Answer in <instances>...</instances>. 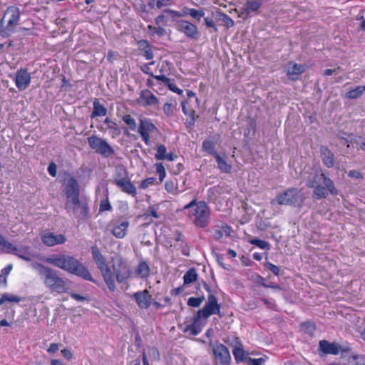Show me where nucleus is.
I'll list each match as a JSON object with an SVG mask.
<instances>
[{
	"label": "nucleus",
	"instance_id": "69168bd1",
	"mask_svg": "<svg viewBox=\"0 0 365 365\" xmlns=\"http://www.w3.org/2000/svg\"><path fill=\"white\" fill-rule=\"evenodd\" d=\"M150 215L156 219H158L160 217V215L158 214V212H156V210L153 206H150L147 211V214H145V215Z\"/></svg>",
	"mask_w": 365,
	"mask_h": 365
},
{
	"label": "nucleus",
	"instance_id": "13d9d810",
	"mask_svg": "<svg viewBox=\"0 0 365 365\" xmlns=\"http://www.w3.org/2000/svg\"><path fill=\"white\" fill-rule=\"evenodd\" d=\"M204 21H205V26L207 28H211V29H212L213 31L217 32V31H218L217 27L216 26L214 21L212 19H210L209 17H205Z\"/></svg>",
	"mask_w": 365,
	"mask_h": 365
},
{
	"label": "nucleus",
	"instance_id": "423d86ee",
	"mask_svg": "<svg viewBox=\"0 0 365 365\" xmlns=\"http://www.w3.org/2000/svg\"><path fill=\"white\" fill-rule=\"evenodd\" d=\"M92 257L95 262L97 268L101 273L105 283L110 291L114 292L115 289V285L114 282V277L110 268L108 267L106 259L104 256L101 254L100 250L96 245H93L91 247Z\"/></svg>",
	"mask_w": 365,
	"mask_h": 365
},
{
	"label": "nucleus",
	"instance_id": "5701e85b",
	"mask_svg": "<svg viewBox=\"0 0 365 365\" xmlns=\"http://www.w3.org/2000/svg\"><path fill=\"white\" fill-rule=\"evenodd\" d=\"M116 186L121 190L122 192L135 197L137 195V190L135 185L131 182L130 178H128L122 182L116 185Z\"/></svg>",
	"mask_w": 365,
	"mask_h": 365
},
{
	"label": "nucleus",
	"instance_id": "8fccbe9b",
	"mask_svg": "<svg viewBox=\"0 0 365 365\" xmlns=\"http://www.w3.org/2000/svg\"><path fill=\"white\" fill-rule=\"evenodd\" d=\"M173 81H174V80H173V79H170V81H169V83H166L165 86H166L167 87H168V88H169L170 91H172L173 92H174V93H178V94H179V95L182 94V93H183L182 90H181V89L178 88L177 87V86L174 83V82H173Z\"/></svg>",
	"mask_w": 365,
	"mask_h": 365
},
{
	"label": "nucleus",
	"instance_id": "412c9836",
	"mask_svg": "<svg viewBox=\"0 0 365 365\" xmlns=\"http://www.w3.org/2000/svg\"><path fill=\"white\" fill-rule=\"evenodd\" d=\"M129 224L130 223L128 220H125L120 222L119 225H114L111 230V233L116 238L123 239L126 235Z\"/></svg>",
	"mask_w": 365,
	"mask_h": 365
},
{
	"label": "nucleus",
	"instance_id": "7ed1b4c3",
	"mask_svg": "<svg viewBox=\"0 0 365 365\" xmlns=\"http://www.w3.org/2000/svg\"><path fill=\"white\" fill-rule=\"evenodd\" d=\"M220 304L217 303V299L213 294L208 295L207 302L202 309H199L193 317L191 324H186L182 329L184 333L189 332L192 336H197L204 327L205 323H202L201 319H207L212 314H220Z\"/></svg>",
	"mask_w": 365,
	"mask_h": 365
},
{
	"label": "nucleus",
	"instance_id": "2eb2a0df",
	"mask_svg": "<svg viewBox=\"0 0 365 365\" xmlns=\"http://www.w3.org/2000/svg\"><path fill=\"white\" fill-rule=\"evenodd\" d=\"M42 242L48 247L62 245L66 242V237L63 234L54 235L53 232H46L41 235Z\"/></svg>",
	"mask_w": 365,
	"mask_h": 365
},
{
	"label": "nucleus",
	"instance_id": "6e6d98bb",
	"mask_svg": "<svg viewBox=\"0 0 365 365\" xmlns=\"http://www.w3.org/2000/svg\"><path fill=\"white\" fill-rule=\"evenodd\" d=\"M264 267L269 269L274 275L279 276L280 273V269L277 265L273 264L271 262H267Z\"/></svg>",
	"mask_w": 365,
	"mask_h": 365
},
{
	"label": "nucleus",
	"instance_id": "58836bf2",
	"mask_svg": "<svg viewBox=\"0 0 365 365\" xmlns=\"http://www.w3.org/2000/svg\"><path fill=\"white\" fill-rule=\"evenodd\" d=\"M247 130L245 132V136L246 137L250 135V132H252L253 134L255 133L257 129V123L255 120L252 118H248L247 120Z\"/></svg>",
	"mask_w": 365,
	"mask_h": 365
},
{
	"label": "nucleus",
	"instance_id": "680f3d73",
	"mask_svg": "<svg viewBox=\"0 0 365 365\" xmlns=\"http://www.w3.org/2000/svg\"><path fill=\"white\" fill-rule=\"evenodd\" d=\"M153 64H154V62H153V61H152V62H150V63H148V64H144V65H143V66H141V68H141V71H142L143 73H146V74L149 75L150 76H154V74L150 71V67H149V65H153Z\"/></svg>",
	"mask_w": 365,
	"mask_h": 365
},
{
	"label": "nucleus",
	"instance_id": "0eeeda50",
	"mask_svg": "<svg viewBox=\"0 0 365 365\" xmlns=\"http://www.w3.org/2000/svg\"><path fill=\"white\" fill-rule=\"evenodd\" d=\"M20 9L16 6H9L6 9L3 18L0 20V36L8 38L14 32L15 27L20 19Z\"/></svg>",
	"mask_w": 365,
	"mask_h": 365
},
{
	"label": "nucleus",
	"instance_id": "f257e3e1",
	"mask_svg": "<svg viewBox=\"0 0 365 365\" xmlns=\"http://www.w3.org/2000/svg\"><path fill=\"white\" fill-rule=\"evenodd\" d=\"M63 192L66 195L65 210L73 213L76 218L83 220L89 216V207L86 200L80 199V186L74 177H70Z\"/></svg>",
	"mask_w": 365,
	"mask_h": 365
},
{
	"label": "nucleus",
	"instance_id": "37998d69",
	"mask_svg": "<svg viewBox=\"0 0 365 365\" xmlns=\"http://www.w3.org/2000/svg\"><path fill=\"white\" fill-rule=\"evenodd\" d=\"M250 243L254 245L261 249L269 250V244L264 241L257 238H255L250 240Z\"/></svg>",
	"mask_w": 365,
	"mask_h": 365
},
{
	"label": "nucleus",
	"instance_id": "b1692460",
	"mask_svg": "<svg viewBox=\"0 0 365 365\" xmlns=\"http://www.w3.org/2000/svg\"><path fill=\"white\" fill-rule=\"evenodd\" d=\"M157 130L156 126L148 119H140L138 126V133H153Z\"/></svg>",
	"mask_w": 365,
	"mask_h": 365
},
{
	"label": "nucleus",
	"instance_id": "f3484780",
	"mask_svg": "<svg viewBox=\"0 0 365 365\" xmlns=\"http://www.w3.org/2000/svg\"><path fill=\"white\" fill-rule=\"evenodd\" d=\"M140 98L144 102L145 106L153 108H158V98L148 89L141 91Z\"/></svg>",
	"mask_w": 365,
	"mask_h": 365
},
{
	"label": "nucleus",
	"instance_id": "393cba45",
	"mask_svg": "<svg viewBox=\"0 0 365 365\" xmlns=\"http://www.w3.org/2000/svg\"><path fill=\"white\" fill-rule=\"evenodd\" d=\"M113 178L114 183L116 185L119 184V182H122L129 178L128 173L124 167H117Z\"/></svg>",
	"mask_w": 365,
	"mask_h": 365
},
{
	"label": "nucleus",
	"instance_id": "09e8293b",
	"mask_svg": "<svg viewBox=\"0 0 365 365\" xmlns=\"http://www.w3.org/2000/svg\"><path fill=\"white\" fill-rule=\"evenodd\" d=\"M163 109L165 115L168 117H170L174 113L175 106L172 103H165Z\"/></svg>",
	"mask_w": 365,
	"mask_h": 365
},
{
	"label": "nucleus",
	"instance_id": "c03bdc74",
	"mask_svg": "<svg viewBox=\"0 0 365 365\" xmlns=\"http://www.w3.org/2000/svg\"><path fill=\"white\" fill-rule=\"evenodd\" d=\"M205 11H204V9H199V10H197V9H192V11L190 14V16L194 19L195 20H196L197 22H200L201 18L204 17L205 16Z\"/></svg>",
	"mask_w": 365,
	"mask_h": 365
},
{
	"label": "nucleus",
	"instance_id": "ddd939ff",
	"mask_svg": "<svg viewBox=\"0 0 365 365\" xmlns=\"http://www.w3.org/2000/svg\"><path fill=\"white\" fill-rule=\"evenodd\" d=\"M31 75L26 68H20L16 73L15 83L19 91L26 90L31 83Z\"/></svg>",
	"mask_w": 365,
	"mask_h": 365
},
{
	"label": "nucleus",
	"instance_id": "72a5a7b5",
	"mask_svg": "<svg viewBox=\"0 0 365 365\" xmlns=\"http://www.w3.org/2000/svg\"><path fill=\"white\" fill-rule=\"evenodd\" d=\"M202 148L207 153L214 156V158L218 155L215 149L214 143L210 140H205L203 141Z\"/></svg>",
	"mask_w": 365,
	"mask_h": 365
},
{
	"label": "nucleus",
	"instance_id": "3c124183",
	"mask_svg": "<svg viewBox=\"0 0 365 365\" xmlns=\"http://www.w3.org/2000/svg\"><path fill=\"white\" fill-rule=\"evenodd\" d=\"M156 180V178L154 177L148 178L145 179L144 180L141 181L139 188L140 189H146L148 188L150 185H153L155 181Z\"/></svg>",
	"mask_w": 365,
	"mask_h": 365
},
{
	"label": "nucleus",
	"instance_id": "de8ad7c7",
	"mask_svg": "<svg viewBox=\"0 0 365 365\" xmlns=\"http://www.w3.org/2000/svg\"><path fill=\"white\" fill-rule=\"evenodd\" d=\"M167 22H168V18L167 16H165V14L163 13L159 16H158L155 19V23L157 26H165L167 25Z\"/></svg>",
	"mask_w": 365,
	"mask_h": 365
},
{
	"label": "nucleus",
	"instance_id": "864d4df0",
	"mask_svg": "<svg viewBox=\"0 0 365 365\" xmlns=\"http://www.w3.org/2000/svg\"><path fill=\"white\" fill-rule=\"evenodd\" d=\"M156 172L159 175V180L161 182L165 177L166 173L162 163L156 164Z\"/></svg>",
	"mask_w": 365,
	"mask_h": 365
},
{
	"label": "nucleus",
	"instance_id": "20e7f679",
	"mask_svg": "<svg viewBox=\"0 0 365 365\" xmlns=\"http://www.w3.org/2000/svg\"><path fill=\"white\" fill-rule=\"evenodd\" d=\"M33 267L37 270L43 284L51 292L63 294L68 292L66 279L59 277L56 270L38 262L34 263Z\"/></svg>",
	"mask_w": 365,
	"mask_h": 365
},
{
	"label": "nucleus",
	"instance_id": "ea45409f",
	"mask_svg": "<svg viewBox=\"0 0 365 365\" xmlns=\"http://www.w3.org/2000/svg\"><path fill=\"white\" fill-rule=\"evenodd\" d=\"M204 300H205L204 296H201L199 297H192L187 299V304L189 307L197 308L201 305V304L202 303V302Z\"/></svg>",
	"mask_w": 365,
	"mask_h": 365
},
{
	"label": "nucleus",
	"instance_id": "c9c22d12",
	"mask_svg": "<svg viewBox=\"0 0 365 365\" xmlns=\"http://www.w3.org/2000/svg\"><path fill=\"white\" fill-rule=\"evenodd\" d=\"M232 354L237 363L243 361L245 360V351L241 344H240V346L234 347Z\"/></svg>",
	"mask_w": 365,
	"mask_h": 365
},
{
	"label": "nucleus",
	"instance_id": "4d7b16f0",
	"mask_svg": "<svg viewBox=\"0 0 365 365\" xmlns=\"http://www.w3.org/2000/svg\"><path fill=\"white\" fill-rule=\"evenodd\" d=\"M261 301L264 302V304L266 305V307L268 309L276 310L277 309V305L275 304L274 300L273 299H268L266 298H262Z\"/></svg>",
	"mask_w": 365,
	"mask_h": 365
},
{
	"label": "nucleus",
	"instance_id": "052dcab7",
	"mask_svg": "<svg viewBox=\"0 0 365 365\" xmlns=\"http://www.w3.org/2000/svg\"><path fill=\"white\" fill-rule=\"evenodd\" d=\"M354 360H356V365H365V356L364 355H354L352 356Z\"/></svg>",
	"mask_w": 365,
	"mask_h": 365
},
{
	"label": "nucleus",
	"instance_id": "a19ab883",
	"mask_svg": "<svg viewBox=\"0 0 365 365\" xmlns=\"http://www.w3.org/2000/svg\"><path fill=\"white\" fill-rule=\"evenodd\" d=\"M122 119L131 130H135L137 125L135 119L130 115H125Z\"/></svg>",
	"mask_w": 365,
	"mask_h": 365
},
{
	"label": "nucleus",
	"instance_id": "39448f33",
	"mask_svg": "<svg viewBox=\"0 0 365 365\" xmlns=\"http://www.w3.org/2000/svg\"><path fill=\"white\" fill-rule=\"evenodd\" d=\"M306 185L313 188L312 197L315 200L325 199L329 194L333 196L338 195L334 181L324 173H315L307 180Z\"/></svg>",
	"mask_w": 365,
	"mask_h": 365
},
{
	"label": "nucleus",
	"instance_id": "1a4fd4ad",
	"mask_svg": "<svg viewBox=\"0 0 365 365\" xmlns=\"http://www.w3.org/2000/svg\"><path fill=\"white\" fill-rule=\"evenodd\" d=\"M275 200L279 205H301L303 202L302 193L297 188L292 187L277 195Z\"/></svg>",
	"mask_w": 365,
	"mask_h": 365
},
{
	"label": "nucleus",
	"instance_id": "4be33fe9",
	"mask_svg": "<svg viewBox=\"0 0 365 365\" xmlns=\"http://www.w3.org/2000/svg\"><path fill=\"white\" fill-rule=\"evenodd\" d=\"M138 49L141 54L145 56L147 60H150L153 58V53L151 49V46L146 40H140L138 42Z\"/></svg>",
	"mask_w": 365,
	"mask_h": 365
},
{
	"label": "nucleus",
	"instance_id": "774afa93",
	"mask_svg": "<svg viewBox=\"0 0 365 365\" xmlns=\"http://www.w3.org/2000/svg\"><path fill=\"white\" fill-rule=\"evenodd\" d=\"M61 354L66 359H71L73 357V354L68 349H63L61 350Z\"/></svg>",
	"mask_w": 365,
	"mask_h": 365
},
{
	"label": "nucleus",
	"instance_id": "9b49d317",
	"mask_svg": "<svg viewBox=\"0 0 365 365\" xmlns=\"http://www.w3.org/2000/svg\"><path fill=\"white\" fill-rule=\"evenodd\" d=\"M215 360L219 365H230L231 356L229 349L222 344L210 342Z\"/></svg>",
	"mask_w": 365,
	"mask_h": 365
},
{
	"label": "nucleus",
	"instance_id": "9d476101",
	"mask_svg": "<svg viewBox=\"0 0 365 365\" xmlns=\"http://www.w3.org/2000/svg\"><path fill=\"white\" fill-rule=\"evenodd\" d=\"M88 143L92 150L101 155L104 158H110L114 154L113 148L108 143L96 135H92L88 138Z\"/></svg>",
	"mask_w": 365,
	"mask_h": 365
},
{
	"label": "nucleus",
	"instance_id": "bf43d9fd",
	"mask_svg": "<svg viewBox=\"0 0 365 365\" xmlns=\"http://www.w3.org/2000/svg\"><path fill=\"white\" fill-rule=\"evenodd\" d=\"M247 361L251 365H262L265 360L264 358L252 359L248 358Z\"/></svg>",
	"mask_w": 365,
	"mask_h": 365
},
{
	"label": "nucleus",
	"instance_id": "79ce46f5",
	"mask_svg": "<svg viewBox=\"0 0 365 365\" xmlns=\"http://www.w3.org/2000/svg\"><path fill=\"white\" fill-rule=\"evenodd\" d=\"M148 29L151 33L156 34L159 37L164 36L166 34L165 29L162 26H158V27H156L152 25H148Z\"/></svg>",
	"mask_w": 365,
	"mask_h": 365
},
{
	"label": "nucleus",
	"instance_id": "6e6552de",
	"mask_svg": "<svg viewBox=\"0 0 365 365\" xmlns=\"http://www.w3.org/2000/svg\"><path fill=\"white\" fill-rule=\"evenodd\" d=\"M190 208H192L191 212L195 217V225L202 228L207 227L210 220V210L206 202L204 201L197 202L196 200H193L184 207L185 210Z\"/></svg>",
	"mask_w": 365,
	"mask_h": 365
},
{
	"label": "nucleus",
	"instance_id": "2f4dec72",
	"mask_svg": "<svg viewBox=\"0 0 365 365\" xmlns=\"http://www.w3.org/2000/svg\"><path fill=\"white\" fill-rule=\"evenodd\" d=\"M104 123L107 124V128L110 130L113 138L117 137L120 134V130L118 128L116 123L112 121L109 118L104 120Z\"/></svg>",
	"mask_w": 365,
	"mask_h": 365
},
{
	"label": "nucleus",
	"instance_id": "aec40b11",
	"mask_svg": "<svg viewBox=\"0 0 365 365\" xmlns=\"http://www.w3.org/2000/svg\"><path fill=\"white\" fill-rule=\"evenodd\" d=\"M262 5V0H248L241 11V16H248L251 12L257 11Z\"/></svg>",
	"mask_w": 365,
	"mask_h": 365
},
{
	"label": "nucleus",
	"instance_id": "4c0bfd02",
	"mask_svg": "<svg viewBox=\"0 0 365 365\" xmlns=\"http://www.w3.org/2000/svg\"><path fill=\"white\" fill-rule=\"evenodd\" d=\"M217 16L219 19L221 20L227 28L232 27L235 25L234 21L226 14L222 12H217Z\"/></svg>",
	"mask_w": 365,
	"mask_h": 365
},
{
	"label": "nucleus",
	"instance_id": "5fc2aeb1",
	"mask_svg": "<svg viewBox=\"0 0 365 365\" xmlns=\"http://www.w3.org/2000/svg\"><path fill=\"white\" fill-rule=\"evenodd\" d=\"M148 354L154 361H158L160 359L159 351L155 347L152 346L148 348Z\"/></svg>",
	"mask_w": 365,
	"mask_h": 365
},
{
	"label": "nucleus",
	"instance_id": "cd10ccee",
	"mask_svg": "<svg viewBox=\"0 0 365 365\" xmlns=\"http://www.w3.org/2000/svg\"><path fill=\"white\" fill-rule=\"evenodd\" d=\"M0 248L4 250L6 253L12 255H14L18 251V247L6 241L3 236L0 237Z\"/></svg>",
	"mask_w": 365,
	"mask_h": 365
},
{
	"label": "nucleus",
	"instance_id": "a211bd4d",
	"mask_svg": "<svg viewBox=\"0 0 365 365\" xmlns=\"http://www.w3.org/2000/svg\"><path fill=\"white\" fill-rule=\"evenodd\" d=\"M337 345L335 343L329 342L327 340H321L319 342V348L318 350L319 353H322L323 354H338Z\"/></svg>",
	"mask_w": 365,
	"mask_h": 365
},
{
	"label": "nucleus",
	"instance_id": "473e14b6",
	"mask_svg": "<svg viewBox=\"0 0 365 365\" xmlns=\"http://www.w3.org/2000/svg\"><path fill=\"white\" fill-rule=\"evenodd\" d=\"M136 273L142 278H146L150 274V267L145 262H141L136 268Z\"/></svg>",
	"mask_w": 365,
	"mask_h": 365
},
{
	"label": "nucleus",
	"instance_id": "f03ea898",
	"mask_svg": "<svg viewBox=\"0 0 365 365\" xmlns=\"http://www.w3.org/2000/svg\"><path fill=\"white\" fill-rule=\"evenodd\" d=\"M48 264L75 274L85 280L97 284L88 268L78 259L68 255H53L45 259Z\"/></svg>",
	"mask_w": 365,
	"mask_h": 365
},
{
	"label": "nucleus",
	"instance_id": "bb28decb",
	"mask_svg": "<svg viewBox=\"0 0 365 365\" xmlns=\"http://www.w3.org/2000/svg\"><path fill=\"white\" fill-rule=\"evenodd\" d=\"M217 168L224 173H230L232 170V165L227 163L219 154L215 157Z\"/></svg>",
	"mask_w": 365,
	"mask_h": 365
},
{
	"label": "nucleus",
	"instance_id": "a18cd8bd",
	"mask_svg": "<svg viewBox=\"0 0 365 365\" xmlns=\"http://www.w3.org/2000/svg\"><path fill=\"white\" fill-rule=\"evenodd\" d=\"M166 153L165 146L164 145H159L157 148V153H155V157L157 160H165Z\"/></svg>",
	"mask_w": 365,
	"mask_h": 365
},
{
	"label": "nucleus",
	"instance_id": "603ef678",
	"mask_svg": "<svg viewBox=\"0 0 365 365\" xmlns=\"http://www.w3.org/2000/svg\"><path fill=\"white\" fill-rule=\"evenodd\" d=\"M112 208L110 202L106 197V199L101 200L99 207V212L109 211Z\"/></svg>",
	"mask_w": 365,
	"mask_h": 365
},
{
	"label": "nucleus",
	"instance_id": "4468645a",
	"mask_svg": "<svg viewBox=\"0 0 365 365\" xmlns=\"http://www.w3.org/2000/svg\"><path fill=\"white\" fill-rule=\"evenodd\" d=\"M113 271L119 283L124 282L130 276V268L122 259H119L117 267L113 265Z\"/></svg>",
	"mask_w": 365,
	"mask_h": 365
},
{
	"label": "nucleus",
	"instance_id": "6ab92c4d",
	"mask_svg": "<svg viewBox=\"0 0 365 365\" xmlns=\"http://www.w3.org/2000/svg\"><path fill=\"white\" fill-rule=\"evenodd\" d=\"M320 154L322 163L328 168H332L334 165V154L324 145L320 147Z\"/></svg>",
	"mask_w": 365,
	"mask_h": 365
},
{
	"label": "nucleus",
	"instance_id": "f8f14e48",
	"mask_svg": "<svg viewBox=\"0 0 365 365\" xmlns=\"http://www.w3.org/2000/svg\"><path fill=\"white\" fill-rule=\"evenodd\" d=\"M175 29L191 40H197L200 34L197 26L188 21L180 19L176 21Z\"/></svg>",
	"mask_w": 365,
	"mask_h": 365
},
{
	"label": "nucleus",
	"instance_id": "dca6fc26",
	"mask_svg": "<svg viewBox=\"0 0 365 365\" xmlns=\"http://www.w3.org/2000/svg\"><path fill=\"white\" fill-rule=\"evenodd\" d=\"M133 298L140 309H148L150 306L152 297L146 289L134 293Z\"/></svg>",
	"mask_w": 365,
	"mask_h": 365
},
{
	"label": "nucleus",
	"instance_id": "e2e57ef3",
	"mask_svg": "<svg viewBox=\"0 0 365 365\" xmlns=\"http://www.w3.org/2000/svg\"><path fill=\"white\" fill-rule=\"evenodd\" d=\"M56 165L54 163H50L48 166V172L52 177H55L56 175Z\"/></svg>",
	"mask_w": 365,
	"mask_h": 365
},
{
	"label": "nucleus",
	"instance_id": "49530a36",
	"mask_svg": "<svg viewBox=\"0 0 365 365\" xmlns=\"http://www.w3.org/2000/svg\"><path fill=\"white\" fill-rule=\"evenodd\" d=\"M302 327L305 330V331L309 334H313L316 329L315 324L311 322H306L302 323Z\"/></svg>",
	"mask_w": 365,
	"mask_h": 365
},
{
	"label": "nucleus",
	"instance_id": "f704fd0d",
	"mask_svg": "<svg viewBox=\"0 0 365 365\" xmlns=\"http://www.w3.org/2000/svg\"><path fill=\"white\" fill-rule=\"evenodd\" d=\"M14 255L27 262L31 260L30 248L29 247L18 248V251L14 253Z\"/></svg>",
	"mask_w": 365,
	"mask_h": 365
},
{
	"label": "nucleus",
	"instance_id": "338daca9",
	"mask_svg": "<svg viewBox=\"0 0 365 365\" xmlns=\"http://www.w3.org/2000/svg\"><path fill=\"white\" fill-rule=\"evenodd\" d=\"M59 349L58 344L56 343H51L49 346V347L47 349L48 353L49 354H54Z\"/></svg>",
	"mask_w": 365,
	"mask_h": 365
},
{
	"label": "nucleus",
	"instance_id": "7c9ffc66",
	"mask_svg": "<svg viewBox=\"0 0 365 365\" xmlns=\"http://www.w3.org/2000/svg\"><path fill=\"white\" fill-rule=\"evenodd\" d=\"M197 279V274L195 268L189 269L183 276L184 284H188L195 282Z\"/></svg>",
	"mask_w": 365,
	"mask_h": 365
},
{
	"label": "nucleus",
	"instance_id": "e433bc0d",
	"mask_svg": "<svg viewBox=\"0 0 365 365\" xmlns=\"http://www.w3.org/2000/svg\"><path fill=\"white\" fill-rule=\"evenodd\" d=\"M21 300V299L19 296L5 293L0 298V305L3 304L5 302L19 303Z\"/></svg>",
	"mask_w": 365,
	"mask_h": 365
},
{
	"label": "nucleus",
	"instance_id": "c85d7f7f",
	"mask_svg": "<svg viewBox=\"0 0 365 365\" xmlns=\"http://www.w3.org/2000/svg\"><path fill=\"white\" fill-rule=\"evenodd\" d=\"M304 71V68L302 65L294 63L291 68L288 69L287 76L290 79L294 80L297 76Z\"/></svg>",
	"mask_w": 365,
	"mask_h": 365
},
{
	"label": "nucleus",
	"instance_id": "0e129e2a",
	"mask_svg": "<svg viewBox=\"0 0 365 365\" xmlns=\"http://www.w3.org/2000/svg\"><path fill=\"white\" fill-rule=\"evenodd\" d=\"M348 176L351 178L360 179L362 178V175L360 172L351 170L348 173Z\"/></svg>",
	"mask_w": 365,
	"mask_h": 365
},
{
	"label": "nucleus",
	"instance_id": "a878e982",
	"mask_svg": "<svg viewBox=\"0 0 365 365\" xmlns=\"http://www.w3.org/2000/svg\"><path fill=\"white\" fill-rule=\"evenodd\" d=\"M107 114V108L100 103L98 99L95 98L93 101V110L91 114L92 118L97 116H105Z\"/></svg>",
	"mask_w": 365,
	"mask_h": 365
},
{
	"label": "nucleus",
	"instance_id": "c756f323",
	"mask_svg": "<svg viewBox=\"0 0 365 365\" xmlns=\"http://www.w3.org/2000/svg\"><path fill=\"white\" fill-rule=\"evenodd\" d=\"M365 92V85L356 87L346 93V97L349 99H356Z\"/></svg>",
	"mask_w": 365,
	"mask_h": 365
}]
</instances>
